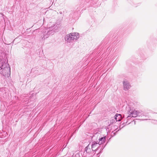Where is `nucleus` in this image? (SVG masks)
<instances>
[{
	"label": "nucleus",
	"instance_id": "f257e3e1",
	"mask_svg": "<svg viewBox=\"0 0 157 157\" xmlns=\"http://www.w3.org/2000/svg\"><path fill=\"white\" fill-rule=\"evenodd\" d=\"M0 74L5 77H8L10 75V68L7 61L5 59L0 62Z\"/></svg>",
	"mask_w": 157,
	"mask_h": 157
},
{
	"label": "nucleus",
	"instance_id": "f03ea898",
	"mask_svg": "<svg viewBox=\"0 0 157 157\" xmlns=\"http://www.w3.org/2000/svg\"><path fill=\"white\" fill-rule=\"evenodd\" d=\"M59 28V25H54L53 26H51L49 28L44 29L43 31V33L42 39H44L48 37V36L52 35L57 31Z\"/></svg>",
	"mask_w": 157,
	"mask_h": 157
},
{
	"label": "nucleus",
	"instance_id": "7ed1b4c3",
	"mask_svg": "<svg viewBox=\"0 0 157 157\" xmlns=\"http://www.w3.org/2000/svg\"><path fill=\"white\" fill-rule=\"evenodd\" d=\"M127 108L128 113V114H130L129 116H131L132 117H135L137 116L141 117L143 116L146 117L148 116V113L141 110H135L133 109V108H131L129 105H128Z\"/></svg>",
	"mask_w": 157,
	"mask_h": 157
},
{
	"label": "nucleus",
	"instance_id": "20e7f679",
	"mask_svg": "<svg viewBox=\"0 0 157 157\" xmlns=\"http://www.w3.org/2000/svg\"><path fill=\"white\" fill-rule=\"evenodd\" d=\"M79 37L78 33H71L66 35L65 37V40L67 42H73L75 40H77Z\"/></svg>",
	"mask_w": 157,
	"mask_h": 157
},
{
	"label": "nucleus",
	"instance_id": "39448f33",
	"mask_svg": "<svg viewBox=\"0 0 157 157\" xmlns=\"http://www.w3.org/2000/svg\"><path fill=\"white\" fill-rule=\"evenodd\" d=\"M106 145L103 147V146L101 148V146L98 143V141H93L92 142L91 146L92 151H97V150L100 149V150H102L105 147Z\"/></svg>",
	"mask_w": 157,
	"mask_h": 157
},
{
	"label": "nucleus",
	"instance_id": "423d86ee",
	"mask_svg": "<svg viewBox=\"0 0 157 157\" xmlns=\"http://www.w3.org/2000/svg\"><path fill=\"white\" fill-rule=\"evenodd\" d=\"M123 89L125 91L128 90L131 87V85L129 82L126 79L123 81Z\"/></svg>",
	"mask_w": 157,
	"mask_h": 157
},
{
	"label": "nucleus",
	"instance_id": "0eeeda50",
	"mask_svg": "<svg viewBox=\"0 0 157 157\" xmlns=\"http://www.w3.org/2000/svg\"><path fill=\"white\" fill-rule=\"evenodd\" d=\"M131 117V116H128L127 117V118L124 120V122L120 124V127H121V128H122L127 124H130V122H129L128 124L127 123L129 122V120L130 119Z\"/></svg>",
	"mask_w": 157,
	"mask_h": 157
},
{
	"label": "nucleus",
	"instance_id": "6e6552de",
	"mask_svg": "<svg viewBox=\"0 0 157 157\" xmlns=\"http://www.w3.org/2000/svg\"><path fill=\"white\" fill-rule=\"evenodd\" d=\"M85 157V156H83L82 155V152L80 151H76L73 154L72 157Z\"/></svg>",
	"mask_w": 157,
	"mask_h": 157
},
{
	"label": "nucleus",
	"instance_id": "1a4fd4ad",
	"mask_svg": "<svg viewBox=\"0 0 157 157\" xmlns=\"http://www.w3.org/2000/svg\"><path fill=\"white\" fill-rule=\"evenodd\" d=\"M116 121H120L122 119L121 115V114H116L114 116Z\"/></svg>",
	"mask_w": 157,
	"mask_h": 157
},
{
	"label": "nucleus",
	"instance_id": "9d476101",
	"mask_svg": "<svg viewBox=\"0 0 157 157\" xmlns=\"http://www.w3.org/2000/svg\"><path fill=\"white\" fill-rule=\"evenodd\" d=\"M106 140V136L102 137L101 138L99 139V142L98 143L99 144L101 145V144H103L105 143Z\"/></svg>",
	"mask_w": 157,
	"mask_h": 157
},
{
	"label": "nucleus",
	"instance_id": "9b49d317",
	"mask_svg": "<svg viewBox=\"0 0 157 157\" xmlns=\"http://www.w3.org/2000/svg\"><path fill=\"white\" fill-rule=\"evenodd\" d=\"M91 151V149L90 148V144H89L88 145L85 147V151H84V153H85V152L87 153H89Z\"/></svg>",
	"mask_w": 157,
	"mask_h": 157
},
{
	"label": "nucleus",
	"instance_id": "f8f14e48",
	"mask_svg": "<svg viewBox=\"0 0 157 157\" xmlns=\"http://www.w3.org/2000/svg\"><path fill=\"white\" fill-rule=\"evenodd\" d=\"M117 121L114 117H113L110 121V124H113V123H115Z\"/></svg>",
	"mask_w": 157,
	"mask_h": 157
},
{
	"label": "nucleus",
	"instance_id": "ddd939ff",
	"mask_svg": "<svg viewBox=\"0 0 157 157\" xmlns=\"http://www.w3.org/2000/svg\"><path fill=\"white\" fill-rule=\"evenodd\" d=\"M155 122H153V123H154L155 124H157V120H154Z\"/></svg>",
	"mask_w": 157,
	"mask_h": 157
},
{
	"label": "nucleus",
	"instance_id": "4468645a",
	"mask_svg": "<svg viewBox=\"0 0 157 157\" xmlns=\"http://www.w3.org/2000/svg\"><path fill=\"white\" fill-rule=\"evenodd\" d=\"M115 135V133L114 132H112L111 133V135L114 136Z\"/></svg>",
	"mask_w": 157,
	"mask_h": 157
},
{
	"label": "nucleus",
	"instance_id": "2eb2a0df",
	"mask_svg": "<svg viewBox=\"0 0 157 157\" xmlns=\"http://www.w3.org/2000/svg\"><path fill=\"white\" fill-rule=\"evenodd\" d=\"M59 14H62V13H63V12H62V11H60V12H59Z\"/></svg>",
	"mask_w": 157,
	"mask_h": 157
},
{
	"label": "nucleus",
	"instance_id": "dca6fc26",
	"mask_svg": "<svg viewBox=\"0 0 157 157\" xmlns=\"http://www.w3.org/2000/svg\"><path fill=\"white\" fill-rule=\"evenodd\" d=\"M100 153H99V152L97 154V156H98V155L99 154H100Z\"/></svg>",
	"mask_w": 157,
	"mask_h": 157
}]
</instances>
